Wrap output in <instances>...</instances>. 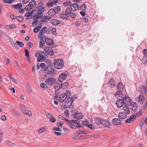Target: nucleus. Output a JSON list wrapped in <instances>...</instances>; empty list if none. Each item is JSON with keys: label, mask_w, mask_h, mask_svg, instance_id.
Listing matches in <instances>:
<instances>
[{"label": "nucleus", "mask_w": 147, "mask_h": 147, "mask_svg": "<svg viewBox=\"0 0 147 147\" xmlns=\"http://www.w3.org/2000/svg\"><path fill=\"white\" fill-rule=\"evenodd\" d=\"M122 109L124 111L120 112L118 114L119 118L121 119L126 118L127 117V115L130 113V111L128 107L123 106L122 107Z\"/></svg>", "instance_id": "obj_1"}, {"label": "nucleus", "mask_w": 147, "mask_h": 147, "mask_svg": "<svg viewBox=\"0 0 147 147\" xmlns=\"http://www.w3.org/2000/svg\"><path fill=\"white\" fill-rule=\"evenodd\" d=\"M54 64V67L57 69H61L64 66L63 60L60 59L55 60Z\"/></svg>", "instance_id": "obj_2"}, {"label": "nucleus", "mask_w": 147, "mask_h": 147, "mask_svg": "<svg viewBox=\"0 0 147 147\" xmlns=\"http://www.w3.org/2000/svg\"><path fill=\"white\" fill-rule=\"evenodd\" d=\"M47 56L45 53L42 51H40L39 53H36L35 54V56L37 57V60L38 61H42L45 59V57Z\"/></svg>", "instance_id": "obj_3"}, {"label": "nucleus", "mask_w": 147, "mask_h": 147, "mask_svg": "<svg viewBox=\"0 0 147 147\" xmlns=\"http://www.w3.org/2000/svg\"><path fill=\"white\" fill-rule=\"evenodd\" d=\"M44 4L42 2L39 3L36 7L32 11V12L33 13L36 11L38 12L42 13L45 10V8L44 6Z\"/></svg>", "instance_id": "obj_4"}, {"label": "nucleus", "mask_w": 147, "mask_h": 147, "mask_svg": "<svg viewBox=\"0 0 147 147\" xmlns=\"http://www.w3.org/2000/svg\"><path fill=\"white\" fill-rule=\"evenodd\" d=\"M70 95V92L68 90H66L65 93H63L59 96V101L61 102H64L66 98Z\"/></svg>", "instance_id": "obj_5"}, {"label": "nucleus", "mask_w": 147, "mask_h": 147, "mask_svg": "<svg viewBox=\"0 0 147 147\" xmlns=\"http://www.w3.org/2000/svg\"><path fill=\"white\" fill-rule=\"evenodd\" d=\"M20 106V109L24 114L28 115L30 117H31L32 116L31 112L27 110L24 105L21 104Z\"/></svg>", "instance_id": "obj_6"}, {"label": "nucleus", "mask_w": 147, "mask_h": 147, "mask_svg": "<svg viewBox=\"0 0 147 147\" xmlns=\"http://www.w3.org/2000/svg\"><path fill=\"white\" fill-rule=\"evenodd\" d=\"M36 4V2L35 1L32 0L30 1L28 5L25 6L24 9L26 11L30 10L31 9L35 7Z\"/></svg>", "instance_id": "obj_7"}, {"label": "nucleus", "mask_w": 147, "mask_h": 147, "mask_svg": "<svg viewBox=\"0 0 147 147\" xmlns=\"http://www.w3.org/2000/svg\"><path fill=\"white\" fill-rule=\"evenodd\" d=\"M117 87L118 91L115 94L116 95H121L122 92L123 90L124 87L121 83L120 82L117 84Z\"/></svg>", "instance_id": "obj_8"}, {"label": "nucleus", "mask_w": 147, "mask_h": 147, "mask_svg": "<svg viewBox=\"0 0 147 147\" xmlns=\"http://www.w3.org/2000/svg\"><path fill=\"white\" fill-rule=\"evenodd\" d=\"M73 102V100L72 98H69L65 102L64 105V108H69L72 105Z\"/></svg>", "instance_id": "obj_9"}, {"label": "nucleus", "mask_w": 147, "mask_h": 147, "mask_svg": "<svg viewBox=\"0 0 147 147\" xmlns=\"http://www.w3.org/2000/svg\"><path fill=\"white\" fill-rule=\"evenodd\" d=\"M47 30L46 27H44L39 32L38 37L40 39H44L45 37V34Z\"/></svg>", "instance_id": "obj_10"}, {"label": "nucleus", "mask_w": 147, "mask_h": 147, "mask_svg": "<svg viewBox=\"0 0 147 147\" xmlns=\"http://www.w3.org/2000/svg\"><path fill=\"white\" fill-rule=\"evenodd\" d=\"M123 100L125 105V107L131 105V98L128 96H126L123 98Z\"/></svg>", "instance_id": "obj_11"}, {"label": "nucleus", "mask_w": 147, "mask_h": 147, "mask_svg": "<svg viewBox=\"0 0 147 147\" xmlns=\"http://www.w3.org/2000/svg\"><path fill=\"white\" fill-rule=\"evenodd\" d=\"M56 82V79L53 77L48 78L45 80L46 83L49 85H52L55 84Z\"/></svg>", "instance_id": "obj_12"}, {"label": "nucleus", "mask_w": 147, "mask_h": 147, "mask_svg": "<svg viewBox=\"0 0 147 147\" xmlns=\"http://www.w3.org/2000/svg\"><path fill=\"white\" fill-rule=\"evenodd\" d=\"M145 100V97L142 94H139L136 98L137 102L141 104L144 103Z\"/></svg>", "instance_id": "obj_13"}, {"label": "nucleus", "mask_w": 147, "mask_h": 147, "mask_svg": "<svg viewBox=\"0 0 147 147\" xmlns=\"http://www.w3.org/2000/svg\"><path fill=\"white\" fill-rule=\"evenodd\" d=\"M44 51L47 54L53 56L54 54V52L51 48L45 47L44 48Z\"/></svg>", "instance_id": "obj_14"}, {"label": "nucleus", "mask_w": 147, "mask_h": 147, "mask_svg": "<svg viewBox=\"0 0 147 147\" xmlns=\"http://www.w3.org/2000/svg\"><path fill=\"white\" fill-rule=\"evenodd\" d=\"M112 123L115 125H118L122 124L121 121L119 118H114L112 120Z\"/></svg>", "instance_id": "obj_15"}, {"label": "nucleus", "mask_w": 147, "mask_h": 147, "mask_svg": "<svg viewBox=\"0 0 147 147\" xmlns=\"http://www.w3.org/2000/svg\"><path fill=\"white\" fill-rule=\"evenodd\" d=\"M116 104L118 108H121L122 109L123 106H125V105H124V104L123 100L122 99L117 100L116 101Z\"/></svg>", "instance_id": "obj_16"}, {"label": "nucleus", "mask_w": 147, "mask_h": 147, "mask_svg": "<svg viewBox=\"0 0 147 147\" xmlns=\"http://www.w3.org/2000/svg\"><path fill=\"white\" fill-rule=\"evenodd\" d=\"M51 19V17L47 16H42L41 18V22H48Z\"/></svg>", "instance_id": "obj_17"}, {"label": "nucleus", "mask_w": 147, "mask_h": 147, "mask_svg": "<svg viewBox=\"0 0 147 147\" xmlns=\"http://www.w3.org/2000/svg\"><path fill=\"white\" fill-rule=\"evenodd\" d=\"M67 78V75L65 73H62L60 74L58 78V80L60 82L65 80Z\"/></svg>", "instance_id": "obj_18"}, {"label": "nucleus", "mask_w": 147, "mask_h": 147, "mask_svg": "<svg viewBox=\"0 0 147 147\" xmlns=\"http://www.w3.org/2000/svg\"><path fill=\"white\" fill-rule=\"evenodd\" d=\"M43 15V13L36 12V13H35V15H33V18L34 20H38L41 18Z\"/></svg>", "instance_id": "obj_19"}, {"label": "nucleus", "mask_w": 147, "mask_h": 147, "mask_svg": "<svg viewBox=\"0 0 147 147\" xmlns=\"http://www.w3.org/2000/svg\"><path fill=\"white\" fill-rule=\"evenodd\" d=\"M45 42L47 45H52L54 44L53 40L49 38H46L45 39Z\"/></svg>", "instance_id": "obj_20"}, {"label": "nucleus", "mask_w": 147, "mask_h": 147, "mask_svg": "<svg viewBox=\"0 0 147 147\" xmlns=\"http://www.w3.org/2000/svg\"><path fill=\"white\" fill-rule=\"evenodd\" d=\"M70 7L73 11H75L78 10L79 9V6L77 3H74L71 5Z\"/></svg>", "instance_id": "obj_21"}, {"label": "nucleus", "mask_w": 147, "mask_h": 147, "mask_svg": "<svg viewBox=\"0 0 147 147\" xmlns=\"http://www.w3.org/2000/svg\"><path fill=\"white\" fill-rule=\"evenodd\" d=\"M108 85L112 88L114 87L116 85L115 80L113 79H110L108 82Z\"/></svg>", "instance_id": "obj_22"}, {"label": "nucleus", "mask_w": 147, "mask_h": 147, "mask_svg": "<svg viewBox=\"0 0 147 147\" xmlns=\"http://www.w3.org/2000/svg\"><path fill=\"white\" fill-rule=\"evenodd\" d=\"M74 117L75 119L78 120H79L83 117L82 114L81 113H76L74 115Z\"/></svg>", "instance_id": "obj_23"}, {"label": "nucleus", "mask_w": 147, "mask_h": 147, "mask_svg": "<svg viewBox=\"0 0 147 147\" xmlns=\"http://www.w3.org/2000/svg\"><path fill=\"white\" fill-rule=\"evenodd\" d=\"M110 123L109 121L106 119H102V124L104 127H107L110 125Z\"/></svg>", "instance_id": "obj_24"}, {"label": "nucleus", "mask_w": 147, "mask_h": 147, "mask_svg": "<svg viewBox=\"0 0 147 147\" xmlns=\"http://www.w3.org/2000/svg\"><path fill=\"white\" fill-rule=\"evenodd\" d=\"M62 87V82L60 83H57L55 84L54 86V89L56 90H59Z\"/></svg>", "instance_id": "obj_25"}, {"label": "nucleus", "mask_w": 147, "mask_h": 147, "mask_svg": "<svg viewBox=\"0 0 147 147\" xmlns=\"http://www.w3.org/2000/svg\"><path fill=\"white\" fill-rule=\"evenodd\" d=\"M102 119L99 117H96L94 119V122L96 124L100 125L102 124Z\"/></svg>", "instance_id": "obj_26"}, {"label": "nucleus", "mask_w": 147, "mask_h": 147, "mask_svg": "<svg viewBox=\"0 0 147 147\" xmlns=\"http://www.w3.org/2000/svg\"><path fill=\"white\" fill-rule=\"evenodd\" d=\"M136 118V116L135 115H131L130 116L129 118L127 119L125 122L127 123H130L131 122H132Z\"/></svg>", "instance_id": "obj_27"}, {"label": "nucleus", "mask_w": 147, "mask_h": 147, "mask_svg": "<svg viewBox=\"0 0 147 147\" xmlns=\"http://www.w3.org/2000/svg\"><path fill=\"white\" fill-rule=\"evenodd\" d=\"M139 91L144 94L147 93V88L145 86H141L140 87Z\"/></svg>", "instance_id": "obj_28"}, {"label": "nucleus", "mask_w": 147, "mask_h": 147, "mask_svg": "<svg viewBox=\"0 0 147 147\" xmlns=\"http://www.w3.org/2000/svg\"><path fill=\"white\" fill-rule=\"evenodd\" d=\"M60 21L56 19H53L51 20V23L53 25H57L60 23Z\"/></svg>", "instance_id": "obj_29"}, {"label": "nucleus", "mask_w": 147, "mask_h": 147, "mask_svg": "<svg viewBox=\"0 0 147 147\" xmlns=\"http://www.w3.org/2000/svg\"><path fill=\"white\" fill-rule=\"evenodd\" d=\"M49 15L51 16H52L55 15V11L54 9H50L48 12Z\"/></svg>", "instance_id": "obj_30"}, {"label": "nucleus", "mask_w": 147, "mask_h": 147, "mask_svg": "<svg viewBox=\"0 0 147 147\" xmlns=\"http://www.w3.org/2000/svg\"><path fill=\"white\" fill-rule=\"evenodd\" d=\"M67 124L69 125L71 128L73 129H76V128L77 126H75L73 123H71V121L68 120L67 122Z\"/></svg>", "instance_id": "obj_31"}, {"label": "nucleus", "mask_w": 147, "mask_h": 147, "mask_svg": "<svg viewBox=\"0 0 147 147\" xmlns=\"http://www.w3.org/2000/svg\"><path fill=\"white\" fill-rule=\"evenodd\" d=\"M42 26L41 24L38 25L37 26L34 28L33 30L34 32L37 33L41 28Z\"/></svg>", "instance_id": "obj_32"}, {"label": "nucleus", "mask_w": 147, "mask_h": 147, "mask_svg": "<svg viewBox=\"0 0 147 147\" xmlns=\"http://www.w3.org/2000/svg\"><path fill=\"white\" fill-rule=\"evenodd\" d=\"M40 40L39 42V47L40 48H43L45 46V42L44 39H40Z\"/></svg>", "instance_id": "obj_33"}, {"label": "nucleus", "mask_w": 147, "mask_h": 147, "mask_svg": "<svg viewBox=\"0 0 147 147\" xmlns=\"http://www.w3.org/2000/svg\"><path fill=\"white\" fill-rule=\"evenodd\" d=\"M30 13L28 12H26L25 15V17L28 18V19L31 18L32 15V11Z\"/></svg>", "instance_id": "obj_34"}, {"label": "nucleus", "mask_w": 147, "mask_h": 147, "mask_svg": "<svg viewBox=\"0 0 147 147\" xmlns=\"http://www.w3.org/2000/svg\"><path fill=\"white\" fill-rule=\"evenodd\" d=\"M133 106V107H132V110L135 112H136L137 109V105L136 103H134L132 105Z\"/></svg>", "instance_id": "obj_35"}, {"label": "nucleus", "mask_w": 147, "mask_h": 147, "mask_svg": "<svg viewBox=\"0 0 147 147\" xmlns=\"http://www.w3.org/2000/svg\"><path fill=\"white\" fill-rule=\"evenodd\" d=\"M22 6L21 3L18 4L16 5H12V7L16 9H19Z\"/></svg>", "instance_id": "obj_36"}, {"label": "nucleus", "mask_w": 147, "mask_h": 147, "mask_svg": "<svg viewBox=\"0 0 147 147\" xmlns=\"http://www.w3.org/2000/svg\"><path fill=\"white\" fill-rule=\"evenodd\" d=\"M45 113L47 117L49 119L52 117H53V116L51 114L49 113L47 111H45Z\"/></svg>", "instance_id": "obj_37"}, {"label": "nucleus", "mask_w": 147, "mask_h": 147, "mask_svg": "<svg viewBox=\"0 0 147 147\" xmlns=\"http://www.w3.org/2000/svg\"><path fill=\"white\" fill-rule=\"evenodd\" d=\"M25 55L26 57V58L27 59H28L29 61L30 60V57L29 54V52L28 51L27 49H25Z\"/></svg>", "instance_id": "obj_38"}, {"label": "nucleus", "mask_w": 147, "mask_h": 147, "mask_svg": "<svg viewBox=\"0 0 147 147\" xmlns=\"http://www.w3.org/2000/svg\"><path fill=\"white\" fill-rule=\"evenodd\" d=\"M54 9L56 13H57L60 11L61 8L59 6H58L55 7Z\"/></svg>", "instance_id": "obj_39"}, {"label": "nucleus", "mask_w": 147, "mask_h": 147, "mask_svg": "<svg viewBox=\"0 0 147 147\" xmlns=\"http://www.w3.org/2000/svg\"><path fill=\"white\" fill-rule=\"evenodd\" d=\"M60 18L64 19H67L68 17V16L65 13V14L62 13L60 14Z\"/></svg>", "instance_id": "obj_40"}, {"label": "nucleus", "mask_w": 147, "mask_h": 147, "mask_svg": "<svg viewBox=\"0 0 147 147\" xmlns=\"http://www.w3.org/2000/svg\"><path fill=\"white\" fill-rule=\"evenodd\" d=\"M65 13L67 15L70 14L71 13L70 9L68 8L66 9L65 11Z\"/></svg>", "instance_id": "obj_41"}, {"label": "nucleus", "mask_w": 147, "mask_h": 147, "mask_svg": "<svg viewBox=\"0 0 147 147\" xmlns=\"http://www.w3.org/2000/svg\"><path fill=\"white\" fill-rule=\"evenodd\" d=\"M46 130L45 127H42L38 129V131L39 133H41L43 132H45Z\"/></svg>", "instance_id": "obj_42"}, {"label": "nucleus", "mask_w": 147, "mask_h": 147, "mask_svg": "<svg viewBox=\"0 0 147 147\" xmlns=\"http://www.w3.org/2000/svg\"><path fill=\"white\" fill-rule=\"evenodd\" d=\"M40 86L41 88L43 89H46L47 88V86L46 84L42 83L40 84Z\"/></svg>", "instance_id": "obj_43"}, {"label": "nucleus", "mask_w": 147, "mask_h": 147, "mask_svg": "<svg viewBox=\"0 0 147 147\" xmlns=\"http://www.w3.org/2000/svg\"><path fill=\"white\" fill-rule=\"evenodd\" d=\"M16 42L18 44V45L21 47H23L24 45V44L22 42H20L18 41H17Z\"/></svg>", "instance_id": "obj_44"}, {"label": "nucleus", "mask_w": 147, "mask_h": 147, "mask_svg": "<svg viewBox=\"0 0 147 147\" xmlns=\"http://www.w3.org/2000/svg\"><path fill=\"white\" fill-rule=\"evenodd\" d=\"M53 4L54 3L52 1L48 3L46 5V6L49 7H50L53 6Z\"/></svg>", "instance_id": "obj_45"}, {"label": "nucleus", "mask_w": 147, "mask_h": 147, "mask_svg": "<svg viewBox=\"0 0 147 147\" xmlns=\"http://www.w3.org/2000/svg\"><path fill=\"white\" fill-rule=\"evenodd\" d=\"M80 8L82 10H85L87 8V5L84 4H83L81 5Z\"/></svg>", "instance_id": "obj_46"}, {"label": "nucleus", "mask_w": 147, "mask_h": 147, "mask_svg": "<svg viewBox=\"0 0 147 147\" xmlns=\"http://www.w3.org/2000/svg\"><path fill=\"white\" fill-rule=\"evenodd\" d=\"M16 19L18 21L20 22H22L23 21V18L20 16H17L16 18Z\"/></svg>", "instance_id": "obj_47"}, {"label": "nucleus", "mask_w": 147, "mask_h": 147, "mask_svg": "<svg viewBox=\"0 0 147 147\" xmlns=\"http://www.w3.org/2000/svg\"><path fill=\"white\" fill-rule=\"evenodd\" d=\"M51 32L52 34L55 35L56 34V28H53L52 29Z\"/></svg>", "instance_id": "obj_48"}, {"label": "nucleus", "mask_w": 147, "mask_h": 147, "mask_svg": "<svg viewBox=\"0 0 147 147\" xmlns=\"http://www.w3.org/2000/svg\"><path fill=\"white\" fill-rule=\"evenodd\" d=\"M82 22L85 23H87L89 22L88 19L85 18H82Z\"/></svg>", "instance_id": "obj_49"}, {"label": "nucleus", "mask_w": 147, "mask_h": 147, "mask_svg": "<svg viewBox=\"0 0 147 147\" xmlns=\"http://www.w3.org/2000/svg\"><path fill=\"white\" fill-rule=\"evenodd\" d=\"M3 1L5 3H11L13 2L12 0H3Z\"/></svg>", "instance_id": "obj_50"}, {"label": "nucleus", "mask_w": 147, "mask_h": 147, "mask_svg": "<svg viewBox=\"0 0 147 147\" xmlns=\"http://www.w3.org/2000/svg\"><path fill=\"white\" fill-rule=\"evenodd\" d=\"M11 45L13 47L17 48L18 47V45L13 41H12L11 42Z\"/></svg>", "instance_id": "obj_51"}, {"label": "nucleus", "mask_w": 147, "mask_h": 147, "mask_svg": "<svg viewBox=\"0 0 147 147\" xmlns=\"http://www.w3.org/2000/svg\"><path fill=\"white\" fill-rule=\"evenodd\" d=\"M53 130L60 132L62 131L61 129L59 127H54L53 128Z\"/></svg>", "instance_id": "obj_52"}, {"label": "nucleus", "mask_w": 147, "mask_h": 147, "mask_svg": "<svg viewBox=\"0 0 147 147\" xmlns=\"http://www.w3.org/2000/svg\"><path fill=\"white\" fill-rule=\"evenodd\" d=\"M68 86V83L67 82H65L62 84V87H63V88H66Z\"/></svg>", "instance_id": "obj_53"}, {"label": "nucleus", "mask_w": 147, "mask_h": 147, "mask_svg": "<svg viewBox=\"0 0 147 147\" xmlns=\"http://www.w3.org/2000/svg\"><path fill=\"white\" fill-rule=\"evenodd\" d=\"M71 3L69 1H67L63 3V5L65 6H68L69 5H71Z\"/></svg>", "instance_id": "obj_54"}, {"label": "nucleus", "mask_w": 147, "mask_h": 147, "mask_svg": "<svg viewBox=\"0 0 147 147\" xmlns=\"http://www.w3.org/2000/svg\"><path fill=\"white\" fill-rule=\"evenodd\" d=\"M59 95V92H58L55 91V96L54 98L55 100H57L58 98V96Z\"/></svg>", "instance_id": "obj_55"}, {"label": "nucleus", "mask_w": 147, "mask_h": 147, "mask_svg": "<svg viewBox=\"0 0 147 147\" xmlns=\"http://www.w3.org/2000/svg\"><path fill=\"white\" fill-rule=\"evenodd\" d=\"M58 118L59 119H61V120H63L65 121H66L67 122L68 120L66 119L65 118H64L61 115H59L58 116Z\"/></svg>", "instance_id": "obj_56"}, {"label": "nucleus", "mask_w": 147, "mask_h": 147, "mask_svg": "<svg viewBox=\"0 0 147 147\" xmlns=\"http://www.w3.org/2000/svg\"><path fill=\"white\" fill-rule=\"evenodd\" d=\"M87 127L92 129H95L94 126L92 125L89 124H88Z\"/></svg>", "instance_id": "obj_57"}, {"label": "nucleus", "mask_w": 147, "mask_h": 147, "mask_svg": "<svg viewBox=\"0 0 147 147\" xmlns=\"http://www.w3.org/2000/svg\"><path fill=\"white\" fill-rule=\"evenodd\" d=\"M11 81L15 83L16 84H17L18 83V81L15 78L13 77H11Z\"/></svg>", "instance_id": "obj_58"}, {"label": "nucleus", "mask_w": 147, "mask_h": 147, "mask_svg": "<svg viewBox=\"0 0 147 147\" xmlns=\"http://www.w3.org/2000/svg\"><path fill=\"white\" fill-rule=\"evenodd\" d=\"M91 136L92 138H98L100 137V135H93Z\"/></svg>", "instance_id": "obj_59"}, {"label": "nucleus", "mask_w": 147, "mask_h": 147, "mask_svg": "<svg viewBox=\"0 0 147 147\" xmlns=\"http://www.w3.org/2000/svg\"><path fill=\"white\" fill-rule=\"evenodd\" d=\"M0 34L1 35H2L4 37H8V36L6 34H5L4 32L2 31L0 32Z\"/></svg>", "instance_id": "obj_60"}, {"label": "nucleus", "mask_w": 147, "mask_h": 147, "mask_svg": "<svg viewBox=\"0 0 147 147\" xmlns=\"http://www.w3.org/2000/svg\"><path fill=\"white\" fill-rule=\"evenodd\" d=\"M38 21L35 20V21H33L32 22V24L33 26H35L38 23Z\"/></svg>", "instance_id": "obj_61"}, {"label": "nucleus", "mask_w": 147, "mask_h": 147, "mask_svg": "<svg viewBox=\"0 0 147 147\" xmlns=\"http://www.w3.org/2000/svg\"><path fill=\"white\" fill-rule=\"evenodd\" d=\"M10 25L11 29H13L17 28V26H16L15 24H13Z\"/></svg>", "instance_id": "obj_62"}, {"label": "nucleus", "mask_w": 147, "mask_h": 147, "mask_svg": "<svg viewBox=\"0 0 147 147\" xmlns=\"http://www.w3.org/2000/svg\"><path fill=\"white\" fill-rule=\"evenodd\" d=\"M142 113V111H141L140 110L137 113H136V115L138 116H140Z\"/></svg>", "instance_id": "obj_63"}, {"label": "nucleus", "mask_w": 147, "mask_h": 147, "mask_svg": "<svg viewBox=\"0 0 147 147\" xmlns=\"http://www.w3.org/2000/svg\"><path fill=\"white\" fill-rule=\"evenodd\" d=\"M50 121L51 122H54L56 121V119H55L54 118V117H52L50 119Z\"/></svg>", "instance_id": "obj_64"}]
</instances>
